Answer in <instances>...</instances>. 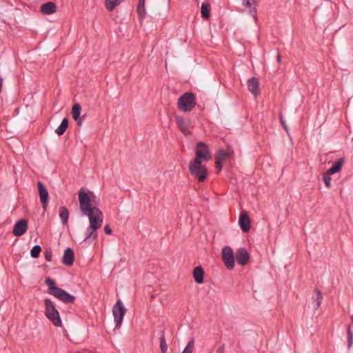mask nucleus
<instances>
[{"instance_id":"nucleus-25","label":"nucleus","mask_w":353,"mask_h":353,"mask_svg":"<svg viewBox=\"0 0 353 353\" xmlns=\"http://www.w3.org/2000/svg\"><path fill=\"white\" fill-rule=\"evenodd\" d=\"M137 12L140 17H144L145 14V0H139L138 6H137Z\"/></svg>"},{"instance_id":"nucleus-37","label":"nucleus","mask_w":353,"mask_h":353,"mask_svg":"<svg viewBox=\"0 0 353 353\" xmlns=\"http://www.w3.org/2000/svg\"><path fill=\"white\" fill-rule=\"evenodd\" d=\"M223 347H221V348H219V349L218 350V352H219V353H223Z\"/></svg>"},{"instance_id":"nucleus-4","label":"nucleus","mask_w":353,"mask_h":353,"mask_svg":"<svg viewBox=\"0 0 353 353\" xmlns=\"http://www.w3.org/2000/svg\"><path fill=\"white\" fill-rule=\"evenodd\" d=\"M45 314L47 318L57 327H61L62 321L58 310L50 299H45Z\"/></svg>"},{"instance_id":"nucleus-29","label":"nucleus","mask_w":353,"mask_h":353,"mask_svg":"<svg viewBox=\"0 0 353 353\" xmlns=\"http://www.w3.org/2000/svg\"><path fill=\"white\" fill-rule=\"evenodd\" d=\"M160 348L162 353H165L168 349L167 343L164 337H161L160 339Z\"/></svg>"},{"instance_id":"nucleus-12","label":"nucleus","mask_w":353,"mask_h":353,"mask_svg":"<svg viewBox=\"0 0 353 353\" xmlns=\"http://www.w3.org/2000/svg\"><path fill=\"white\" fill-rule=\"evenodd\" d=\"M28 230V221L25 219H21L17 221L13 228L12 232L14 236H20L25 234Z\"/></svg>"},{"instance_id":"nucleus-26","label":"nucleus","mask_w":353,"mask_h":353,"mask_svg":"<svg viewBox=\"0 0 353 353\" xmlns=\"http://www.w3.org/2000/svg\"><path fill=\"white\" fill-rule=\"evenodd\" d=\"M194 347V339H191L188 341L184 350L181 353H192Z\"/></svg>"},{"instance_id":"nucleus-23","label":"nucleus","mask_w":353,"mask_h":353,"mask_svg":"<svg viewBox=\"0 0 353 353\" xmlns=\"http://www.w3.org/2000/svg\"><path fill=\"white\" fill-rule=\"evenodd\" d=\"M210 4L205 1L202 3L201 8V15L204 19H208L210 17Z\"/></svg>"},{"instance_id":"nucleus-31","label":"nucleus","mask_w":353,"mask_h":353,"mask_svg":"<svg viewBox=\"0 0 353 353\" xmlns=\"http://www.w3.org/2000/svg\"><path fill=\"white\" fill-rule=\"evenodd\" d=\"M322 295L319 291L316 292V296L315 298L316 307H319L321 304Z\"/></svg>"},{"instance_id":"nucleus-21","label":"nucleus","mask_w":353,"mask_h":353,"mask_svg":"<svg viewBox=\"0 0 353 353\" xmlns=\"http://www.w3.org/2000/svg\"><path fill=\"white\" fill-rule=\"evenodd\" d=\"M81 112V106L79 103H75L72 108V118L75 121L79 120L81 122V119H80Z\"/></svg>"},{"instance_id":"nucleus-30","label":"nucleus","mask_w":353,"mask_h":353,"mask_svg":"<svg viewBox=\"0 0 353 353\" xmlns=\"http://www.w3.org/2000/svg\"><path fill=\"white\" fill-rule=\"evenodd\" d=\"M323 179L324 183L326 185V187L328 188H330L331 187V181H332L330 175H327L325 174L324 175Z\"/></svg>"},{"instance_id":"nucleus-28","label":"nucleus","mask_w":353,"mask_h":353,"mask_svg":"<svg viewBox=\"0 0 353 353\" xmlns=\"http://www.w3.org/2000/svg\"><path fill=\"white\" fill-rule=\"evenodd\" d=\"M347 347L350 348L353 345V333L351 330V326L347 327Z\"/></svg>"},{"instance_id":"nucleus-3","label":"nucleus","mask_w":353,"mask_h":353,"mask_svg":"<svg viewBox=\"0 0 353 353\" xmlns=\"http://www.w3.org/2000/svg\"><path fill=\"white\" fill-rule=\"evenodd\" d=\"M189 171L192 176L201 182L205 180L208 176V170L205 163L192 160L189 163Z\"/></svg>"},{"instance_id":"nucleus-35","label":"nucleus","mask_w":353,"mask_h":353,"mask_svg":"<svg viewBox=\"0 0 353 353\" xmlns=\"http://www.w3.org/2000/svg\"><path fill=\"white\" fill-rule=\"evenodd\" d=\"M280 120H281V123L282 124V125L283 126V128H285V130L288 132V125H286L285 122L284 121L283 119L281 117H280Z\"/></svg>"},{"instance_id":"nucleus-5","label":"nucleus","mask_w":353,"mask_h":353,"mask_svg":"<svg viewBox=\"0 0 353 353\" xmlns=\"http://www.w3.org/2000/svg\"><path fill=\"white\" fill-rule=\"evenodd\" d=\"M195 97L193 94L186 92L178 100V108L183 112H189L195 106Z\"/></svg>"},{"instance_id":"nucleus-19","label":"nucleus","mask_w":353,"mask_h":353,"mask_svg":"<svg viewBox=\"0 0 353 353\" xmlns=\"http://www.w3.org/2000/svg\"><path fill=\"white\" fill-rule=\"evenodd\" d=\"M239 224L244 232H248L250 229V221L248 216L245 214H241Z\"/></svg>"},{"instance_id":"nucleus-17","label":"nucleus","mask_w":353,"mask_h":353,"mask_svg":"<svg viewBox=\"0 0 353 353\" xmlns=\"http://www.w3.org/2000/svg\"><path fill=\"white\" fill-rule=\"evenodd\" d=\"M74 260L73 250L68 248L65 250L62 259V262L65 265L70 266L73 264Z\"/></svg>"},{"instance_id":"nucleus-14","label":"nucleus","mask_w":353,"mask_h":353,"mask_svg":"<svg viewBox=\"0 0 353 353\" xmlns=\"http://www.w3.org/2000/svg\"><path fill=\"white\" fill-rule=\"evenodd\" d=\"M248 87L249 91L255 97L259 95L260 94V88H259V81L256 77H252L248 81Z\"/></svg>"},{"instance_id":"nucleus-1","label":"nucleus","mask_w":353,"mask_h":353,"mask_svg":"<svg viewBox=\"0 0 353 353\" xmlns=\"http://www.w3.org/2000/svg\"><path fill=\"white\" fill-rule=\"evenodd\" d=\"M94 198V192L84 188H81L78 192L80 210L89 220V226L85 231V242H92L97 239V230L101 227L103 220V213L96 205Z\"/></svg>"},{"instance_id":"nucleus-20","label":"nucleus","mask_w":353,"mask_h":353,"mask_svg":"<svg viewBox=\"0 0 353 353\" xmlns=\"http://www.w3.org/2000/svg\"><path fill=\"white\" fill-rule=\"evenodd\" d=\"M59 217L63 225H66L69 219V211L65 206L59 208Z\"/></svg>"},{"instance_id":"nucleus-22","label":"nucleus","mask_w":353,"mask_h":353,"mask_svg":"<svg viewBox=\"0 0 353 353\" xmlns=\"http://www.w3.org/2000/svg\"><path fill=\"white\" fill-rule=\"evenodd\" d=\"M121 3V0H105V7L108 11H112Z\"/></svg>"},{"instance_id":"nucleus-33","label":"nucleus","mask_w":353,"mask_h":353,"mask_svg":"<svg viewBox=\"0 0 353 353\" xmlns=\"http://www.w3.org/2000/svg\"><path fill=\"white\" fill-rule=\"evenodd\" d=\"M52 253L50 252H46L45 254V258L47 261H52Z\"/></svg>"},{"instance_id":"nucleus-8","label":"nucleus","mask_w":353,"mask_h":353,"mask_svg":"<svg viewBox=\"0 0 353 353\" xmlns=\"http://www.w3.org/2000/svg\"><path fill=\"white\" fill-rule=\"evenodd\" d=\"M222 259L228 270H233L235 266L234 254L230 246H225L222 249Z\"/></svg>"},{"instance_id":"nucleus-27","label":"nucleus","mask_w":353,"mask_h":353,"mask_svg":"<svg viewBox=\"0 0 353 353\" xmlns=\"http://www.w3.org/2000/svg\"><path fill=\"white\" fill-rule=\"evenodd\" d=\"M41 251V248L40 245H34L30 251V254L32 258H37Z\"/></svg>"},{"instance_id":"nucleus-16","label":"nucleus","mask_w":353,"mask_h":353,"mask_svg":"<svg viewBox=\"0 0 353 353\" xmlns=\"http://www.w3.org/2000/svg\"><path fill=\"white\" fill-rule=\"evenodd\" d=\"M343 163V159H339V160L333 162L332 167L326 171V174L332 175L334 174L339 172L342 169Z\"/></svg>"},{"instance_id":"nucleus-7","label":"nucleus","mask_w":353,"mask_h":353,"mask_svg":"<svg viewBox=\"0 0 353 353\" xmlns=\"http://www.w3.org/2000/svg\"><path fill=\"white\" fill-rule=\"evenodd\" d=\"M125 313L126 308L123 305L122 301L120 299L118 300L112 308V314L116 327L119 328L121 326Z\"/></svg>"},{"instance_id":"nucleus-24","label":"nucleus","mask_w":353,"mask_h":353,"mask_svg":"<svg viewBox=\"0 0 353 353\" xmlns=\"http://www.w3.org/2000/svg\"><path fill=\"white\" fill-rule=\"evenodd\" d=\"M68 126V121L67 119H63L59 125V126L55 130V132L58 135H62L65 132Z\"/></svg>"},{"instance_id":"nucleus-34","label":"nucleus","mask_w":353,"mask_h":353,"mask_svg":"<svg viewBox=\"0 0 353 353\" xmlns=\"http://www.w3.org/2000/svg\"><path fill=\"white\" fill-rule=\"evenodd\" d=\"M104 231H105V232L107 234H112V230H111V228H110V226L108 225H106L104 227Z\"/></svg>"},{"instance_id":"nucleus-11","label":"nucleus","mask_w":353,"mask_h":353,"mask_svg":"<svg viewBox=\"0 0 353 353\" xmlns=\"http://www.w3.org/2000/svg\"><path fill=\"white\" fill-rule=\"evenodd\" d=\"M235 257L238 264L244 266L249 261L250 254L246 249L240 248L236 250Z\"/></svg>"},{"instance_id":"nucleus-15","label":"nucleus","mask_w":353,"mask_h":353,"mask_svg":"<svg viewBox=\"0 0 353 353\" xmlns=\"http://www.w3.org/2000/svg\"><path fill=\"white\" fill-rule=\"evenodd\" d=\"M40 11L43 14H52L57 12V6L53 2H47L41 6Z\"/></svg>"},{"instance_id":"nucleus-6","label":"nucleus","mask_w":353,"mask_h":353,"mask_svg":"<svg viewBox=\"0 0 353 353\" xmlns=\"http://www.w3.org/2000/svg\"><path fill=\"white\" fill-rule=\"evenodd\" d=\"M211 158L212 155L208 145L203 142L198 143L195 148V159L194 160L207 163Z\"/></svg>"},{"instance_id":"nucleus-36","label":"nucleus","mask_w":353,"mask_h":353,"mask_svg":"<svg viewBox=\"0 0 353 353\" xmlns=\"http://www.w3.org/2000/svg\"><path fill=\"white\" fill-rule=\"evenodd\" d=\"M277 60L279 62H281V57L279 54H277Z\"/></svg>"},{"instance_id":"nucleus-2","label":"nucleus","mask_w":353,"mask_h":353,"mask_svg":"<svg viewBox=\"0 0 353 353\" xmlns=\"http://www.w3.org/2000/svg\"><path fill=\"white\" fill-rule=\"evenodd\" d=\"M46 283L48 287L49 293L54 295L61 301L65 303H72L74 301V296L70 294L61 288L57 287L55 282L52 279H46Z\"/></svg>"},{"instance_id":"nucleus-10","label":"nucleus","mask_w":353,"mask_h":353,"mask_svg":"<svg viewBox=\"0 0 353 353\" xmlns=\"http://www.w3.org/2000/svg\"><path fill=\"white\" fill-rule=\"evenodd\" d=\"M175 119L181 132L186 136L190 135L191 134L190 121L185 119L181 116H176Z\"/></svg>"},{"instance_id":"nucleus-13","label":"nucleus","mask_w":353,"mask_h":353,"mask_svg":"<svg viewBox=\"0 0 353 353\" xmlns=\"http://www.w3.org/2000/svg\"><path fill=\"white\" fill-rule=\"evenodd\" d=\"M232 155V152L230 151H224L223 150H219L216 154V167L220 171L222 168L223 162L226 160L227 158L230 157Z\"/></svg>"},{"instance_id":"nucleus-18","label":"nucleus","mask_w":353,"mask_h":353,"mask_svg":"<svg viewBox=\"0 0 353 353\" xmlns=\"http://www.w3.org/2000/svg\"><path fill=\"white\" fill-rule=\"evenodd\" d=\"M193 278L198 284H202L204 282V270L201 266H196L192 272Z\"/></svg>"},{"instance_id":"nucleus-32","label":"nucleus","mask_w":353,"mask_h":353,"mask_svg":"<svg viewBox=\"0 0 353 353\" xmlns=\"http://www.w3.org/2000/svg\"><path fill=\"white\" fill-rule=\"evenodd\" d=\"M253 3L254 1H251V0H243V5L246 8H250Z\"/></svg>"},{"instance_id":"nucleus-9","label":"nucleus","mask_w":353,"mask_h":353,"mask_svg":"<svg viewBox=\"0 0 353 353\" xmlns=\"http://www.w3.org/2000/svg\"><path fill=\"white\" fill-rule=\"evenodd\" d=\"M38 191L41 200V203L44 210H46L48 204L49 194L48 192L43 183L38 182Z\"/></svg>"},{"instance_id":"nucleus-38","label":"nucleus","mask_w":353,"mask_h":353,"mask_svg":"<svg viewBox=\"0 0 353 353\" xmlns=\"http://www.w3.org/2000/svg\"><path fill=\"white\" fill-rule=\"evenodd\" d=\"M352 323H353V315H352Z\"/></svg>"}]
</instances>
